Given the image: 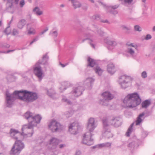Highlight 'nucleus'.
<instances>
[{
	"label": "nucleus",
	"mask_w": 155,
	"mask_h": 155,
	"mask_svg": "<svg viewBox=\"0 0 155 155\" xmlns=\"http://www.w3.org/2000/svg\"><path fill=\"white\" fill-rule=\"evenodd\" d=\"M129 46H132L133 47H135V46L133 45V43H131L130 44V45H128Z\"/></svg>",
	"instance_id": "nucleus-63"
},
{
	"label": "nucleus",
	"mask_w": 155,
	"mask_h": 155,
	"mask_svg": "<svg viewBox=\"0 0 155 155\" xmlns=\"http://www.w3.org/2000/svg\"><path fill=\"white\" fill-rule=\"evenodd\" d=\"M104 143H103L101 144H100L98 145V146L100 147H105V146L104 145Z\"/></svg>",
	"instance_id": "nucleus-56"
},
{
	"label": "nucleus",
	"mask_w": 155,
	"mask_h": 155,
	"mask_svg": "<svg viewBox=\"0 0 155 155\" xmlns=\"http://www.w3.org/2000/svg\"><path fill=\"white\" fill-rule=\"evenodd\" d=\"M47 94L48 96H51V97H52V96L53 95V94L52 93H51L48 90H47Z\"/></svg>",
	"instance_id": "nucleus-52"
},
{
	"label": "nucleus",
	"mask_w": 155,
	"mask_h": 155,
	"mask_svg": "<svg viewBox=\"0 0 155 155\" xmlns=\"http://www.w3.org/2000/svg\"><path fill=\"white\" fill-rule=\"evenodd\" d=\"M33 11V12H35V14L38 15H40L43 14V12L41 11L38 7H36L34 8Z\"/></svg>",
	"instance_id": "nucleus-26"
},
{
	"label": "nucleus",
	"mask_w": 155,
	"mask_h": 155,
	"mask_svg": "<svg viewBox=\"0 0 155 155\" xmlns=\"http://www.w3.org/2000/svg\"><path fill=\"white\" fill-rule=\"evenodd\" d=\"M70 85V84L68 82H64L62 84V87L60 88L61 89H64L65 90L67 87H68Z\"/></svg>",
	"instance_id": "nucleus-31"
},
{
	"label": "nucleus",
	"mask_w": 155,
	"mask_h": 155,
	"mask_svg": "<svg viewBox=\"0 0 155 155\" xmlns=\"http://www.w3.org/2000/svg\"><path fill=\"white\" fill-rule=\"evenodd\" d=\"M84 89L82 86H78L73 88L72 91L71 92V94H73L75 97H78L80 96L82 93Z\"/></svg>",
	"instance_id": "nucleus-14"
},
{
	"label": "nucleus",
	"mask_w": 155,
	"mask_h": 155,
	"mask_svg": "<svg viewBox=\"0 0 155 155\" xmlns=\"http://www.w3.org/2000/svg\"><path fill=\"white\" fill-rule=\"evenodd\" d=\"M34 73L38 78L40 81L44 77V75L40 65L36 63L33 68Z\"/></svg>",
	"instance_id": "nucleus-12"
},
{
	"label": "nucleus",
	"mask_w": 155,
	"mask_h": 155,
	"mask_svg": "<svg viewBox=\"0 0 155 155\" xmlns=\"http://www.w3.org/2000/svg\"><path fill=\"white\" fill-rule=\"evenodd\" d=\"M19 0H7V2L9 3H11L10 7L12 5V4L14 3L15 4L17 5L18 4Z\"/></svg>",
	"instance_id": "nucleus-34"
},
{
	"label": "nucleus",
	"mask_w": 155,
	"mask_h": 155,
	"mask_svg": "<svg viewBox=\"0 0 155 155\" xmlns=\"http://www.w3.org/2000/svg\"><path fill=\"white\" fill-rule=\"evenodd\" d=\"M4 32L7 35H8L11 33V29L10 27V26H9L7 27V28L5 29Z\"/></svg>",
	"instance_id": "nucleus-35"
},
{
	"label": "nucleus",
	"mask_w": 155,
	"mask_h": 155,
	"mask_svg": "<svg viewBox=\"0 0 155 155\" xmlns=\"http://www.w3.org/2000/svg\"><path fill=\"white\" fill-rule=\"evenodd\" d=\"M102 99H100L99 103L100 104L104 106H107L109 101L113 99L114 95L109 91H105L101 94Z\"/></svg>",
	"instance_id": "nucleus-5"
},
{
	"label": "nucleus",
	"mask_w": 155,
	"mask_h": 155,
	"mask_svg": "<svg viewBox=\"0 0 155 155\" xmlns=\"http://www.w3.org/2000/svg\"><path fill=\"white\" fill-rule=\"evenodd\" d=\"M60 65H61V67L63 68H64L65 67V66L64 64H62L61 62H60L59 63Z\"/></svg>",
	"instance_id": "nucleus-62"
},
{
	"label": "nucleus",
	"mask_w": 155,
	"mask_h": 155,
	"mask_svg": "<svg viewBox=\"0 0 155 155\" xmlns=\"http://www.w3.org/2000/svg\"><path fill=\"white\" fill-rule=\"evenodd\" d=\"M98 2L101 3V4L104 7H106V5L105 4L103 3V2H101L100 1H98Z\"/></svg>",
	"instance_id": "nucleus-51"
},
{
	"label": "nucleus",
	"mask_w": 155,
	"mask_h": 155,
	"mask_svg": "<svg viewBox=\"0 0 155 155\" xmlns=\"http://www.w3.org/2000/svg\"><path fill=\"white\" fill-rule=\"evenodd\" d=\"M131 80V78L130 76L124 75L119 78L118 82L122 88L125 89L128 87L129 83Z\"/></svg>",
	"instance_id": "nucleus-10"
},
{
	"label": "nucleus",
	"mask_w": 155,
	"mask_h": 155,
	"mask_svg": "<svg viewBox=\"0 0 155 155\" xmlns=\"http://www.w3.org/2000/svg\"><path fill=\"white\" fill-rule=\"evenodd\" d=\"M92 18L94 19L98 20L100 19V15H93Z\"/></svg>",
	"instance_id": "nucleus-46"
},
{
	"label": "nucleus",
	"mask_w": 155,
	"mask_h": 155,
	"mask_svg": "<svg viewBox=\"0 0 155 155\" xmlns=\"http://www.w3.org/2000/svg\"><path fill=\"white\" fill-rule=\"evenodd\" d=\"M24 116L26 119L28 120V124L23 126L22 129V131L23 129H32L34 127L36 126L37 124L40 122L42 118L38 114L34 116L32 113L28 111L25 114Z\"/></svg>",
	"instance_id": "nucleus-3"
},
{
	"label": "nucleus",
	"mask_w": 155,
	"mask_h": 155,
	"mask_svg": "<svg viewBox=\"0 0 155 155\" xmlns=\"http://www.w3.org/2000/svg\"><path fill=\"white\" fill-rule=\"evenodd\" d=\"M150 101L147 100L143 102L142 103V108H147L150 105Z\"/></svg>",
	"instance_id": "nucleus-29"
},
{
	"label": "nucleus",
	"mask_w": 155,
	"mask_h": 155,
	"mask_svg": "<svg viewBox=\"0 0 155 155\" xmlns=\"http://www.w3.org/2000/svg\"><path fill=\"white\" fill-rule=\"evenodd\" d=\"M5 96L7 106L10 107H12L14 101L16 98L29 102L35 101L38 97L36 93L26 91H15L12 94H10L8 91H6Z\"/></svg>",
	"instance_id": "nucleus-1"
},
{
	"label": "nucleus",
	"mask_w": 155,
	"mask_h": 155,
	"mask_svg": "<svg viewBox=\"0 0 155 155\" xmlns=\"http://www.w3.org/2000/svg\"><path fill=\"white\" fill-rule=\"evenodd\" d=\"M141 77L143 79L147 78V73L146 71H144L142 72L141 74Z\"/></svg>",
	"instance_id": "nucleus-38"
},
{
	"label": "nucleus",
	"mask_w": 155,
	"mask_h": 155,
	"mask_svg": "<svg viewBox=\"0 0 155 155\" xmlns=\"http://www.w3.org/2000/svg\"><path fill=\"white\" fill-rule=\"evenodd\" d=\"M109 12L114 15H116L118 13V12L116 10H110Z\"/></svg>",
	"instance_id": "nucleus-47"
},
{
	"label": "nucleus",
	"mask_w": 155,
	"mask_h": 155,
	"mask_svg": "<svg viewBox=\"0 0 155 155\" xmlns=\"http://www.w3.org/2000/svg\"><path fill=\"white\" fill-rule=\"evenodd\" d=\"M62 100L63 101L66 102L68 104H71V102L69 100H68L67 98H63Z\"/></svg>",
	"instance_id": "nucleus-45"
},
{
	"label": "nucleus",
	"mask_w": 155,
	"mask_h": 155,
	"mask_svg": "<svg viewBox=\"0 0 155 155\" xmlns=\"http://www.w3.org/2000/svg\"><path fill=\"white\" fill-rule=\"evenodd\" d=\"M24 147V143L21 140H16L10 151V154L14 155H18Z\"/></svg>",
	"instance_id": "nucleus-7"
},
{
	"label": "nucleus",
	"mask_w": 155,
	"mask_h": 155,
	"mask_svg": "<svg viewBox=\"0 0 155 155\" xmlns=\"http://www.w3.org/2000/svg\"><path fill=\"white\" fill-rule=\"evenodd\" d=\"M94 80L91 78H87L84 82V84L89 89L92 88V84L94 81Z\"/></svg>",
	"instance_id": "nucleus-18"
},
{
	"label": "nucleus",
	"mask_w": 155,
	"mask_h": 155,
	"mask_svg": "<svg viewBox=\"0 0 155 155\" xmlns=\"http://www.w3.org/2000/svg\"><path fill=\"white\" fill-rule=\"evenodd\" d=\"M111 145V143L110 142H107L104 143V145L105 147H110Z\"/></svg>",
	"instance_id": "nucleus-48"
},
{
	"label": "nucleus",
	"mask_w": 155,
	"mask_h": 155,
	"mask_svg": "<svg viewBox=\"0 0 155 155\" xmlns=\"http://www.w3.org/2000/svg\"><path fill=\"white\" fill-rule=\"evenodd\" d=\"M101 21L103 23H107L109 24L110 23V22L107 20H101Z\"/></svg>",
	"instance_id": "nucleus-57"
},
{
	"label": "nucleus",
	"mask_w": 155,
	"mask_h": 155,
	"mask_svg": "<svg viewBox=\"0 0 155 155\" xmlns=\"http://www.w3.org/2000/svg\"><path fill=\"white\" fill-rule=\"evenodd\" d=\"M127 52L133 58L136 57L137 55V54L135 52L134 50L131 48H128L127 50Z\"/></svg>",
	"instance_id": "nucleus-22"
},
{
	"label": "nucleus",
	"mask_w": 155,
	"mask_h": 155,
	"mask_svg": "<svg viewBox=\"0 0 155 155\" xmlns=\"http://www.w3.org/2000/svg\"><path fill=\"white\" fill-rule=\"evenodd\" d=\"M49 35H52L53 36L56 37L58 35V33L56 30L54 31H50Z\"/></svg>",
	"instance_id": "nucleus-36"
},
{
	"label": "nucleus",
	"mask_w": 155,
	"mask_h": 155,
	"mask_svg": "<svg viewBox=\"0 0 155 155\" xmlns=\"http://www.w3.org/2000/svg\"><path fill=\"white\" fill-rule=\"evenodd\" d=\"M103 136L107 139L113 137V135L111 133L109 127V124L108 120L107 118H104L103 120Z\"/></svg>",
	"instance_id": "nucleus-6"
},
{
	"label": "nucleus",
	"mask_w": 155,
	"mask_h": 155,
	"mask_svg": "<svg viewBox=\"0 0 155 155\" xmlns=\"http://www.w3.org/2000/svg\"><path fill=\"white\" fill-rule=\"evenodd\" d=\"M8 81L9 82L13 81V76L12 75H8L7 78Z\"/></svg>",
	"instance_id": "nucleus-44"
},
{
	"label": "nucleus",
	"mask_w": 155,
	"mask_h": 155,
	"mask_svg": "<svg viewBox=\"0 0 155 155\" xmlns=\"http://www.w3.org/2000/svg\"><path fill=\"white\" fill-rule=\"evenodd\" d=\"M152 31L153 32L155 31V26L153 27L152 28Z\"/></svg>",
	"instance_id": "nucleus-64"
},
{
	"label": "nucleus",
	"mask_w": 155,
	"mask_h": 155,
	"mask_svg": "<svg viewBox=\"0 0 155 155\" xmlns=\"http://www.w3.org/2000/svg\"><path fill=\"white\" fill-rule=\"evenodd\" d=\"M86 40H89V43L90 44L91 46L94 48H95V46L92 43L93 42V40L91 39H90L89 38H87L82 40V42H84Z\"/></svg>",
	"instance_id": "nucleus-33"
},
{
	"label": "nucleus",
	"mask_w": 155,
	"mask_h": 155,
	"mask_svg": "<svg viewBox=\"0 0 155 155\" xmlns=\"http://www.w3.org/2000/svg\"><path fill=\"white\" fill-rule=\"evenodd\" d=\"M135 143L134 142H132L128 144V147L131 148H134L135 147Z\"/></svg>",
	"instance_id": "nucleus-42"
},
{
	"label": "nucleus",
	"mask_w": 155,
	"mask_h": 155,
	"mask_svg": "<svg viewBox=\"0 0 155 155\" xmlns=\"http://www.w3.org/2000/svg\"><path fill=\"white\" fill-rule=\"evenodd\" d=\"M38 40V37H36L33 39V41L34 42H35L37 41Z\"/></svg>",
	"instance_id": "nucleus-60"
},
{
	"label": "nucleus",
	"mask_w": 155,
	"mask_h": 155,
	"mask_svg": "<svg viewBox=\"0 0 155 155\" xmlns=\"http://www.w3.org/2000/svg\"><path fill=\"white\" fill-rule=\"evenodd\" d=\"M119 6V5H114L110 6L108 7L109 9L112 8L113 9H115L117 8Z\"/></svg>",
	"instance_id": "nucleus-40"
},
{
	"label": "nucleus",
	"mask_w": 155,
	"mask_h": 155,
	"mask_svg": "<svg viewBox=\"0 0 155 155\" xmlns=\"http://www.w3.org/2000/svg\"><path fill=\"white\" fill-rule=\"evenodd\" d=\"M107 71L111 74H113L116 71L114 64L113 63L108 64L107 66Z\"/></svg>",
	"instance_id": "nucleus-19"
},
{
	"label": "nucleus",
	"mask_w": 155,
	"mask_h": 155,
	"mask_svg": "<svg viewBox=\"0 0 155 155\" xmlns=\"http://www.w3.org/2000/svg\"><path fill=\"white\" fill-rule=\"evenodd\" d=\"M104 41L107 44L112 46H115L117 45V43L115 41L105 39L104 40Z\"/></svg>",
	"instance_id": "nucleus-25"
},
{
	"label": "nucleus",
	"mask_w": 155,
	"mask_h": 155,
	"mask_svg": "<svg viewBox=\"0 0 155 155\" xmlns=\"http://www.w3.org/2000/svg\"><path fill=\"white\" fill-rule=\"evenodd\" d=\"M48 27H46V28L42 32L40 33V35H42L44 33H45L47 31H48Z\"/></svg>",
	"instance_id": "nucleus-50"
},
{
	"label": "nucleus",
	"mask_w": 155,
	"mask_h": 155,
	"mask_svg": "<svg viewBox=\"0 0 155 155\" xmlns=\"http://www.w3.org/2000/svg\"><path fill=\"white\" fill-rule=\"evenodd\" d=\"M25 4V1L24 0H21L19 2V5L20 7L22 8Z\"/></svg>",
	"instance_id": "nucleus-41"
},
{
	"label": "nucleus",
	"mask_w": 155,
	"mask_h": 155,
	"mask_svg": "<svg viewBox=\"0 0 155 155\" xmlns=\"http://www.w3.org/2000/svg\"><path fill=\"white\" fill-rule=\"evenodd\" d=\"M69 1L71 2L72 6L74 9L79 8L81 6V3L77 0H69Z\"/></svg>",
	"instance_id": "nucleus-21"
},
{
	"label": "nucleus",
	"mask_w": 155,
	"mask_h": 155,
	"mask_svg": "<svg viewBox=\"0 0 155 155\" xmlns=\"http://www.w3.org/2000/svg\"><path fill=\"white\" fill-rule=\"evenodd\" d=\"M152 38V36L151 35L149 34H147L146 37H145L144 39H143L142 40H143L144 39L146 40L150 39Z\"/></svg>",
	"instance_id": "nucleus-43"
},
{
	"label": "nucleus",
	"mask_w": 155,
	"mask_h": 155,
	"mask_svg": "<svg viewBox=\"0 0 155 155\" xmlns=\"http://www.w3.org/2000/svg\"><path fill=\"white\" fill-rule=\"evenodd\" d=\"M133 0H124V2L129 5L130 4L133 2Z\"/></svg>",
	"instance_id": "nucleus-49"
},
{
	"label": "nucleus",
	"mask_w": 155,
	"mask_h": 155,
	"mask_svg": "<svg viewBox=\"0 0 155 155\" xmlns=\"http://www.w3.org/2000/svg\"><path fill=\"white\" fill-rule=\"evenodd\" d=\"M49 128L53 132H60L63 130L64 126L55 120H52L48 125Z\"/></svg>",
	"instance_id": "nucleus-9"
},
{
	"label": "nucleus",
	"mask_w": 155,
	"mask_h": 155,
	"mask_svg": "<svg viewBox=\"0 0 155 155\" xmlns=\"http://www.w3.org/2000/svg\"><path fill=\"white\" fill-rule=\"evenodd\" d=\"M15 50H8L7 52H0L1 53H8L10 52H12L14 51Z\"/></svg>",
	"instance_id": "nucleus-58"
},
{
	"label": "nucleus",
	"mask_w": 155,
	"mask_h": 155,
	"mask_svg": "<svg viewBox=\"0 0 155 155\" xmlns=\"http://www.w3.org/2000/svg\"><path fill=\"white\" fill-rule=\"evenodd\" d=\"M122 30H126V33L129 34L130 33L129 31L130 30V28L125 25H122L121 26Z\"/></svg>",
	"instance_id": "nucleus-30"
},
{
	"label": "nucleus",
	"mask_w": 155,
	"mask_h": 155,
	"mask_svg": "<svg viewBox=\"0 0 155 155\" xmlns=\"http://www.w3.org/2000/svg\"><path fill=\"white\" fill-rule=\"evenodd\" d=\"M97 126L94 119L91 117L88 120L87 128L89 132L85 133L83 136L82 143L88 146H90L93 143V139L91 138L92 135L91 132H92Z\"/></svg>",
	"instance_id": "nucleus-2"
},
{
	"label": "nucleus",
	"mask_w": 155,
	"mask_h": 155,
	"mask_svg": "<svg viewBox=\"0 0 155 155\" xmlns=\"http://www.w3.org/2000/svg\"><path fill=\"white\" fill-rule=\"evenodd\" d=\"M152 49L153 51H155V44H153L152 45Z\"/></svg>",
	"instance_id": "nucleus-55"
},
{
	"label": "nucleus",
	"mask_w": 155,
	"mask_h": 155,
	"mask_svg": "<svg viewBox=\"0 0 155 155\" xmlns=\"http://www.w3.org/2000/svg\"><path fill=\"white\" fill-rule=\"evenodd\" d=\"M10 134L11 137L13 138L18 140L20 137H22V134L17 130L14 129H11L10 130Z\"/></svg>",
	"instance_id": "nucleus-16"
},
{
	"label": "nucleus",
	"mask_w": 155,
	"mask_h": 155,
	"mask_svg": "<svg viewBox=\"0 0 155 155\" xmlns=\"http://www.w3.org/2000/svg\"><path fill=\"white\" fill-rule=\"evenodd\" d=\"M59 140L53 137L51 139L47 142L46 146L48 148L53 152L58 150Z\"/></svg>",
	"instance_id": "nucleus-8"
},
{
	"label": "nucleus",
	"mask_w": 155,
	"mask_h": 155,
	"mask_svg": "<svg viewBox=\"0 0 155 155\" xmlns=\"http://www.w3.org/2000/svg\"><path fill=\"white\" fill-rule=\"evenodd\" d=\"M87 61L88 65L91 67H94V68L96 73L98 75H101L103 71L99 67L97 66L95 61L90 57L88 58Z\"/></svg>",
	"instance_id": "nucleus-11"
},
{
	"label": "nucleus",
	"mask_w": 155,
	"mask_h": 155,
	"mask_svg": "<svg viewBox=\"0 0 155 155\" xmlns=\"http://www.w3.org/2000/svg\"><path fill=\"white\" fill-rule=\"evenodd\" d=\"M75 155H81V152L79 150H77L76 152Z\"/></svg>",
	"instance_id": "nucleus-54"
},
{
	"label": "nucleus",
	"mask_w": 155,
	"mask_h": 155,
	"mask_svg": "<svg viewBox=\"0 0 155 155\" xmlns=\"http://www.w3.org/2000/svg\"><path fill=\"white\" fill-rule=\"evenodd\" d=\"M108 123L109 125L111 124L115 127H118L121 125V119L120 117H116L113 118L109 122L108 121Z\"/></svg>",
	"instance_id": "nucleus-15"
},
{
	"label": "nucleus",
	"mask_w": 155,
	"mask_h": 155,
	"mask_svg": "<svg viewBox=\"0 0 155 155\" xmlns=\"http://www.w3.org/2000/svg\"><path fill=\"white\" fill-rule=\"evenodd\" d=\"M10 45L8 44H5L3 46L5 47L6 48H9L10 47Z\"/></svg>",
	"instance_id": "nucleus-59"
},
{
	"label": "nucleus",
	"mask_w": 155,
	"mask_h": 155,
	"mask_svg": "<svg viewBox=\"0 0 155 155\" xmlns=\"http://www.w3.org/2000/svg\"><path fill=\"white\" fill-rule=\"evenodd\" d=\"M49 57L47 55V54L44 55L41 59H40L36 63L38 64H43L46 65L48 64V60Z\"/></svg>",
	"instance_id": "nucleus-17"
},
{
	"label": "nucleus",
	"mask_w": 155,
	"mask_h": 155,
	"mask_svg": "<svg viewBox=\"0 0 155 155\" xmlns=\"http://www.w3.org/2000/svg\"><path fill=\"white\" fill-rule=\"evenodd\" d=\"M64 144H60L59 146V147L60 148H63L64 147Z\"/></svg>",
	"instance_id": "nucleus-61"
},
{
	"label": "nucleus",
	"mask_w": 155,
	"mask_h": 155,
	"mask_svg": "<svg viewBox=\"0 0 155 155\" xmlns=\"http://www.w3.org/2000/svg\"><path fill=\"white\" fill-rule=\"evenodd\" d=\"M94 28H95L94 31H97V33L100 36H102L104 34V32L102 31L101 29L98 28L97 26L94 25Z\"/></svg>",
	"instance_id": "nucleus-28"
},
{
	"label": "nucleus",
	"mask_w": 155,
	"mask_h": 155,
	"mask_svg": "<svg viewBox=\"0 0 155 155\" xmlns=\"http://www.w3.org/2000/svg\"><path fill=\"white\" fill-rule=\"evenodd\" d=\"M134 30L136 31L140 32L142 31V28L139 25H136L134 26Z\"/></svg>",
	"instance_id": "nucleus-37"
},
{
	"label": "nucleus",
	"mask_w": 155,
	"mask_h": 155,
	"mask_svg": "<svg viewBox=\"0 0 155 155\" xmlns=\"http://www.w3.org/2000/svg\"><path fill=\"white\" fill-rule=\"evenodd\" d=\"M26 22L25 20L21 19L20 20L18 23V27L20 29H22L25 25Z\"/></svg>",
	"instance_id": "nucleus-24"
},
{
	"label": "nucleus",
	"mask_w": 155,
	"mask_h": 155,
	"mask_svg": "<svg viewBox=\"0 0 155 155\" xmlns=\"http://www.w3.org/2000/svg\"><path fill=\"white\" fill-rule=\"evenodd\" d=\"M144 114L143 113L139 115L135 122L136 125H140L141 124L144 118Z\"/></svg>",
	"instance_id": "nucleus-20"
},
{
	"label": "nucleus",
	"mask_w": 155,
	"mask_h": 155,
	"mask_svg": "<svg viewBox=\"0 0 155 155\" xmlns=\"http://www.w3.org/2000/svg\"><path fill=\"white\" fill-rule=\"evenodd\" d=\"M79 126L78 124L75 123H73L69 126V131L71 134H76L78 133Z\"/></svg>",
	"instance_id": "nucleus-13"
},
{
	"label": "nucleus",
	"mask_w": 155,
	"mask_h": 155,
	"mask_svg": "<svg viewBox=\"0 0 155 155\" xmlns=\"http://www.w3.org/2000/svg\"><path fill=\"white\" fill-rule=\"evenodd\" d=\"M141 100L137 93L130 94L127 95L123 100V103L127 107L132 108L140 104Z\"/></svg>",
	"instance_id": "nucleus-4"
},
{
	"label": "nucleus",
	"mask_w": 155,
	"mask_h": 155,
	"mask_svg": "<svg viewBox=\"0 0 155 155\" xmlns=\"http://www.w3.org/2000/svg\"><path fill=\"white\" fill-rule=\"evenodd\" d=\"M29 25H27V30L28 31V33L29 34H34L35 33V30L32 28L29 27Z\"/></svg>",
	"instance_id": "nucleus-27"
},
{
	"label": "nucleus",
	"mask_w": 155,
	"mask_h": 155,
	"mask_svg": "<svg viewBox=\"0 0 155 155\" xmlns=\"http://www.w3.org/2000/svg\"><path fill=\"white\" fill-rule=\"evenodd\" d=\"M11 5V3H9L7 2V7L6 8V10L7 11L12 13H13L14 12V8L13 7V5L12 4V6L10 7V5Z\"/></svg>",
	"instance_id": "nucleus-23"
},
{
	"label": "nucleus",
	"mask_w": 155,
	"mask_h": 155,
	"mask_svg": "<svg viewBox=\"0 0 155 155\" xmlns=\"http://www.w3.org/2000/svg\"><path fill=\"white\" fill-rule=\"evenodd\" d=\"M34 133V131H33V130H32V132L31 133V134H30L29 133H28L27 135V136L28 137H31L32 135V134H33Z\"/></svg>",
	"instance_id": "nucleus-53"
},
{
	"label": "nucleus",
	"mask_w": 155,
	"mask_h": 155,
	"mask_svg": "<svg viewBox=\"0 0 155 155\" xmlns=\"http://www.w3.org/2000/svg\"><path fill=\"white\" fill-rule=\"evenodd\" d=\"M134 125V123H132L130 127L128 128L127 131L126 133V135L127 136L129 137L130 135V133L132 132V127Z\"/></svg>",
	"instance_id": "nucleus-32"
},
{
	"label": "nucleus",
	"mask_w": 155,
	"mask_h": 155,
	"mask_svg": "<svg viewBox=\"0 0 155 155\" xmlns=\"http://www.w3.org/2000/svg\"><path fill=\"white\" fill-rule=\"evenodd\" d=\"M19 34L18 31L15 29H14L12 32V34L14 36L18 35Z\"/></svg>",
	"instance_id": "nucleus-39"
}]
</instances>
